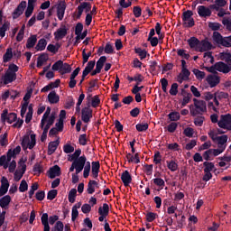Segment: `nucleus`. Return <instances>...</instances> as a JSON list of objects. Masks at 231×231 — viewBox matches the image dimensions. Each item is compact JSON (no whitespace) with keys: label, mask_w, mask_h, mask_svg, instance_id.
<instances>
[{"label":"nucleus","mask_w":231,"mask_h":231,"mask_svg":"<svg viewBox=\"0 0 231 231\" xmlns=\"http://www.w3.org/2000/svg\"><path fill=\"white\" fill-rule=\"evenodd\" d=\"M193 102L194 105L189 106L191 116H198V115L202 116L204 113H207V102L198 98H193Z\"/></svg>","instance_id":"nucleus-1"},{"label":"nucleus","mask_w":231,"mask_h":231,"mask_svg":"<svg viewBox=\"0 0 231 231\" xmlns=\"http://www.w3.org/2000/svg\"><path fill=\"white\" fill-rule=\"evenodd\" d=\"M51 69L52 71H59L60 75H66L67 73H71V65L64 63L62 60H59L52 65Z\"/></svg>","instance_id":"nucleus-2"},{"label":"nucleus","mask_w":231,"mask_h":231,"mask_svg":"<svg viewBox=\"0 0 231 231\" xmlns=\"http://www.w3.org/2000/svg\"><path fill=\"white\" fill-rule=\"evenodd\" d=\"M192 15H194V13L191 10L182 13V25L184 28H192L196 25V22L194 21Z\"/></svg>","instance_id":"nucleus-3"},{"label":"nucleus","mask_w":231,"mask_h":231,"mask_svg":"<svg viewBox=\"0 0 231 231\" xmlns=\"http://www.w3.org/2000/svg\"><path fill=\"white\" fill-rule=\"evenodd\" d=\"M91 118H93V109H91V106L88 104V106H84L81 109V120L84 124H89Z\"/></svg>","instance_id":"nucleus-4"},{"label":"nucleus","mask_w":231,"mask_h":231,"mask_svg":"<svg viewBox=\"0 0 231 231\" xmlns=\"http://www.w3.org/2000/svg\"><path fill=\"white\" fill-rule=\"evenodd\" d=\"M17 120V114L15 113H9L6 108L3 110V113L1 114V122L5 124V122H7V124H14Z\"/></svg>","instance_id":"nucleus-5"},{"label":"nucleus","mask_w":231,"mask_h":231,"mask_svg":"<svg viewBox=\"0 0 231 231\" xmlns=\"http://www.w3.org/2000/svg\"><path fill=\"white\" fill-rule=\"evenodd\" d=\"M217 125L221 129H226L227 131H231V115L226 114L225 116H221V120L218 121Z\"/></svg>","instance_id":"nucleus-6"},{"label":"nucleus","mask_w":231,"mask_h":231,"mask_svg":"<svg viewBox=\"0 0 231 231\" xmlns=\"http://www.w3.org/2000/svg\"><path fill=\"white\" fill-rule=\"evenodd\" d=\"M197 12L201 19H207L212 15V10H210V7H207L205 5H199L197 7Z\"/></svg>","instance_id":"nucleus-7"},{"label":"nucleus","mask_w":231,"mask_h":231,"mask_svg":"<svg viewBox=\"0 0 231 231\" xmlns=\"http://www.w3.org/2000/svg\"><path fill=\"white\" fill-rule=\"evenodd\" d=\"M26 9V1H22L13 12V19H19Z\"/></svg>","instance_id":"nucleus-8"},{"label":"nucleus","mask_w":231,"mask_h":231,"mask_svg":"<svg viewBox=\"0 0 231 231\" xmlns=\"http://www.w3.org/2000/svg\"><path fill=\"white\" fill-rule=\"evenodd\" d=\"M16 79H17V74L9 72L8 70H6L4 77L2 78V80L5 86H6L7 84H12V82H14Z\"/></svg>","instance_id":"nucleus-9"},{"label":"nucleus","mask_w":231,"mask_h":231,"mask_svg":"<svg viewBox=\"0 0 231 231\" xmlns=\"http://www.w3.org/2000/svg\"><path fill=\"white\" fill-rule=\"evenodd\" d=\"M217 71L220 73H230L231 72V65H228L223 61H218L216 63Z\"/></svg>","instance_id":"nucleus-10"},{"label":"nucleus","mask_w":231,"mask_h":231,"mask_svg":"<svg viewBox=\"0 0 231 231\" xmlns=\"http://www.w3.org/2000/svg\"><path fill=\"white\" fill-rule=\"evenodd\" d=\"M212 48H213L212 42H208V39H204L200 41L199 51L200 53H203V51H210Z\"/></svg>","instance_id":"nucleus-11"},{"label":"nucleus","mask_w":231,"mask_h":231,"mask_svg":"<svg viewBox=\"0 0 231 231\" xmlns=\"http://www.w3.org/2000/svg\"><path fill=\"white\" fill-rule=\"evenodd\" d=\"M64 14H66V2L61 1L57 6V17L59 21L64 19Z\"/></svg>","instance_id":"nucleus-12"},{"label":"nucleus","mask_w":231,"mask_h":231,"mask_svg":"<svg viewBox=\"0 0 231 231\" xmlns=\"http://www.w3.org/2000/svg\"><path fill=\"white\" fill-rule=\"evenodd\" d=\"M9 187H10V183L8 182V179H6V177H2L1 186H0V198L2 196H5V194L8 192Z\"/></svg>","instance_id":"nucleus-13"},{"label":"nucleus","mask_w":231,"mask_h":231,"mask_svg":"<svg viewBox=\"0 0 231 231\" xmlns=\"http://www.w3.org/2000/svg\"><path fill=\"white\" fill-rule=\"evenodd\" d=\"M121 180L125 187H129V185H131L133 181V177L131 176V173H129V171L126 170L122 172Z\"/></svg>","instance_id":"nucleus-14"},{"label":"nucleus","mask_w":231,"mask_h":231,"mask_svg":"<svg viewBox=\"0 0 231 231\" xmlns=\"http://www.w3.org/2000/svg\"><path fill=\"white\" fill-rule=\"evenodd\" d=\"M67 35L68 28H66L65 25L63 26V28H60L54 32V38L56 41H60L64 39V37H66Z\"/></svg>","instance_id":"nucleus-15"},{"label":"nucleus","mask_w":231,"mask_h":231,"mask_svg":"<svg viewBox=\"0 0 231 231\" xmlns=\"http://www.w3.org/2000/svg\"><path fill=\"white\" fill-rule=\"evenodd\" d=\"M92 168H91V173H92V178L97 180L98 178V173L100 172V162H92L91 163Z\"/></svg>","instance_id":"nucleus-16"},{"label":"nucleus","mask_w":231,"mask_h":231,"mask_svg":"<svg viewBox=\"0 0 231 231\" xmlns=\"http://www.w3.org/2000/svg\"><path fill=\"white\" fill-rule=\"evenodd\" d=\"M59 143H60V141L59 139L49 143L48 152H47V154L49 156H51V154H53V152L57 151V147H59Z\"/></svg>","instance_id":"nucleus-17"},{"label":"nucleus","mask_w":231,"mask_h":231,"mask_svg":"<svg viewBox=\"0 0 231 231\" xmlns=\"http://www.w3.org/2000/svg\"><path fill=\"white\" fill-rule=\"evenodd\" d=\"M216 142H217V147L218 148H224V150L226 149V142H228V135H221L217 136Z\"/></svg>","instance_id":"nucleus-18"},{"label":"nucleus","mask_w":231,"mask_h":231,"mask_svg":"<svg viewBox=\"0 0 231 231\" xmlns=\"http://www.w3.org/2000/svg\"><path fill=\"white\" fill-rule=\"evenodd\" d=\"M60 175V167L59 165H54L53 167L50 168L49 178H51V180H53Z\"/></svg>","instance_id":"nucleus-19"},{"label":"nucleus","mask_w":231,"mask_h":231,"mask_svg":"<svg viewBox=\"0 0 231 231\" xmlns=\"http://www.w3.org/2000/svg\"><path fill=\"white\" fill-rule=\"evenodd\" d=\"M207 82L209 84L210 88H216L220 82V79L216 75H209L207 78Z\"/></svg>","instance_id":"nucleus-20"},{"label":"nucleus","mask_w":231,"mask_h":231,"mask_svg":"<svg viewBox=\"0 0 231 231\" xmlns=\"http://www.w3.org/2000/svg\"><path fill=\"white\" fill-rule=\"evenodd\" d=\"M188 44L189 48L195 49L196 51H199L200 41L196 37H191L188 40Z\"/></svg>","instance_id":"nucleus-21"},{"label":"nucleus","mask_w":231,"mask_h":231,"mask_svg":"<svg viewBox=\"0 0 231 231\" xmlns=\"http://www.w3.org/2000/svg\"><path fill=\"white\" fill-rule=\"evenodd\" d=\"M51 113V108L48 106L41 120V124H40L41 129L44 128V125H46V122H48L49 120L48 118H50Z\"/></svg>","instance_id":"nucleus-22"},{"label":"nucleus","mask_w":231,"mask_h":231,"mask_svg":"<svg viewBox=\"0 0 231 231\" xmlns=\"http://www.w3.org/2000/svg\"><path fill=\"white\" fill-rule=\"evenodd\" d=\"M60 97H59V95H57V92L55 90L51 91L48 95V101L50 104H59V100Z\"/></svg>","instance_id":"nucleus-23"},{"label":"nucleus","mask_w":231,"mask_h":231,"mask_svg":"<svg viewBox=\"0 0 231 231\" xmlns=\"http://www.w3.org/2000/svg\"><path fill=\"white\" fill-rule=\"evenodd\" d=\"M12 201V197L10 195H5L0 199V207L1 208L6 209L10 202Z\"/></svg>","instance_id":"nucleus-24"},{"label":"nucleus","mask_w":231,"mask_h":231,"mask_svg":"<svg viewBox=\"0 0 231 231\" xmlns=\"http://www.w3.org/2000/svg\"><path fill=\"white\" fill-rule=\"evenodd\" d=\"M35 44H37V35L33 34L27 39V42H26L27 50H32V48H34Z\"/></svg>","instance_id":"nucleus-25"},{"label":"nucleus","mask_w":231,"mask_h":231,"mask_svg":"<svg viewBox=\"0 0 231 231\" xmlns=\"http://www.w3.org/2000/svg\"><path fill=\"white\" fill-rule=\"evenodd\" d=\"M107 60V57L101 56L98 60L96 63V69L100 73L102 71V69L104 68V64H106V61Z\"/></svg>","instance_id":"nucleus-26"},{"label":"nucleus","mask_w":231,"mask_h":231,"mask_svg":"<svg viewBox=\"0 0 231 231\" xmlns=\"http://www.w3.org/2000/svg\"><path fill=\"white\" fill-rule=\"evenodd\" d=\"M47 124L45 126H43V131L47 132L50 131V127H51V125H53V124H55V113H52L51 115V116L49 117V119H47Z\"/></svg>","instance_id":"nucleus-27"},{"label":"nucleus","mask_w":231,"mask_h":231,"mask_svg":"<svg viewBox=\"0 0 231 231\" xmlns=\"http://www.w3.org/2000/svg\"><path fill=\"white\" fill-rule=\"evenodd\" d=\"M86 162H88V158H86V155H82L79 159L73 161L72 163H74L75 167H85Z\"/></svg>","instance_id":"nucleus-28"},{"label":"nucleus","mask_w":231,"mask_h":231,"mask_svg":"<svg viewBox=\"0 0 231 231\" xmlns=\"http://www.w3.org/2000/svg\"><path fill=\"white\" fill-rule=\"evenodd\" d=\"M47 44L48 42H46V39L42 38L38 41L35 50H37V51H44V50H46Z\"/></svg>","instance_id":"nucleus-29"},{"label":"nucleus","mask_w":231,"mask_h":231,"mask_svg":"<svg viewBox=\"0 0 231 231\" xmlns=\"http://www.w3.org/2000/svg\"><path fill=\"white\" fill-rule=\"evenodd\" d=\"M42 225H43V231H50V223L48 222V213H43L42 217Z\"/></svg>","instance_id":"nucleus-30"},{"label":"nucleus","mask_w":231,"mask_h":231,"mask_svg":"<svg viewBox=\"0 0 231 231\" xmlns=\"http://www.w3.org/2000/svg\"><path fill=\"white\" fill-rule=\"evenodd\" d=\"M49 56L47 53L41 54L37 59V68L42 67L44 62H48Z\"/></svg>","instance_id":"nucleus-31"},{"label":"nucleus","mask_w":231,"mask_h":231,"mask_svg":"<svg viewBox=\"0 0 231 231\" xmlns=\"http://www.w3.org/2000/svg\"><path fill=\"white\" fill-rule=\"evenodd\" d=\"M99 216H109V204L104 203L103 207L98 208Z\"/></svg>","instance_id":"nucleus-32"},{"label":"nucleus","mask_w":231,"mask_h":231,"mask_svg":"<svg viewBox=\"0 0 231 231\" xmlns=\"http://www.w3.org/2000/svg\"><path fill=\"white\" fill-rule=\"evenodd\" d=\"M152 183L159 187L158 191L163 190V187H165V180L162 178H155L152 180Z\"/></svg>","instance_id":"nucleus-33"},{"label":"nucleus","mask_w":231,"mask_h":231,"mask_svg":"<svg viewBox=\"0 0 231 231\" xmlns=\"http://www.w3.org/2000/svg\"><path fill=\"white\" fill-rule=\"evenodd\" d=\"M95 187H98V182L97 180H89L87 189L88 194H94Z\"/></svg>","instance_id":"nucleus-34"},{"label":"nucleus","mask_w":231,"mask_h":231,"mask_svg":"<svg viewBox=\"0 0 231 231\" xmlns=\"http://www.w3.org/2000/svg\"><path fill=\"white\" fill-rule=\"evenodd\" d=\"M14 57V52H12V48H7L5 53L3 56L4 62H10Z\"/></svg>","instance_id":"nucleus-35"},{"label":"nucleus","mask_w":231,"mask_h":231,"mask_svg":"<svg viewBox=\"0 0 231 231\" xmlns=\"http://www.w3.org/2000/svg\"><path fill=\"white\" fill-rule=\"evenodd\" d=\"M177 55L179 57H181V59H185L186 60H189V59H190V54L187 53V50L185 49H178Z\"/></svg>","instance_id":"nucleus-36"},{"label":"nucleus","mask_w":231,"mask_h":231,"mask_svg":"<svg viewBox=\"0 0 231 231\" xmlns=\"http://www.w3.org/2000/svg\"><path fill=\"white\" fill-rule=\"evenodd\" d=\"M204 165V172H212V171H214V169H216V166L214 165V162H203Z\"/></svg>","instance_id":"nucleus-37"},{"label":"nucleus","mask_w":231,"mask_h":231,"mask_svg":"<svg viewBox=\"0 0 231 231\" xmlns=\"http://www.w3.org/2000/svg\"><path fill=\"white\" fill-rule=\"evenodd\" d=\"M134 51L137 55H139L141 60H143V59H146L147 55L149 57V54L147 53V51L142 50V48H135Z\"/></svg>","instance_id":"nucleus-38"},{"label":"nucleus","mask_w":231,"mask_h":231,"mask_svg":"<svg viewBox=\"0 0 231 231\" xmlns=\"http://www.w3.org/2000/svg\"><path fill=\"white\" fill-rule=\"evenodd\" d=\"M167 167L168 169L171 171V172H176V171H178V163H176V162H174L173 160L171 161H167Z\"/></svg>","instance_id":"nucleus-39"},{"label":"nucleus","mask_w":231,"mask_h":231,"mask_svg":"<svg viewBox=\"0 0 231 231\" xmlns=\"http://www.w3.org/2000/svg\"><path fill=\"white\" fill-rule=\"evenodd\" d=\"M145 217H146V221L148 223H152V221H154L155 219H157L158 217V215L154 212H151V211H148L146 214H145Z\"/></svg>","instance_id":"nucleus-40"},{"label":"nucleus","mask_w":231,"mask_h":231,"mask_svg":"<svg viewBox=\"0 0 231 231\" xmlns=\"http://www.w3.org/2000/svg\"><path fill=\"white\" fill-rule=\"evenodd\" d=\"M60 49V44L59 43H57L56 45L51 43L47 46V51H50L51 53H53L54 55L59 51Z\"/></svg>","instance_id":"nucleus-41"},{"label":"nucleus","mask_w":231,"mask_h":231,"mask_svg":"<svg viewBox=\"0 0 231 231\" xmlns=\"http://www.w3.org/2000/svg\"><path fill=\"white\" fill-rule=\"evenodd\" d=\"M95 64H96L95 60L88 61L83 71L89 75L91 71H93V69H95Z\"/></svg>","instance_id":"nucleus-42"},{"label":"nucleus","mask_w":231,"mask_h":231,"mask_svg":"<svg viewBox=\"0 0 231 231\" xmlns=\"http://www.w3.org/2000/svg\"><path fill=\"white\" fill-rule=\"evenodd\" d=\"M31 141L29 140V143L27 144V148L32 150L35 145H37V139L35 134H32L31 135Z\"/></svg>","instance_id":"nucleus-43"},{"label":"nucleus","mask_w":231,"mask_h":231,"mask_svg":"<svg viewBox=\"0 0 231 231\" xmlns=\"http://www.w3.org/2000/svg\"><path fill=\"white\" fill-rule=\"evenodd\" d=\"M80 154H82V150H76L74 153L70 155V158L68 159V162H74L75 160H79L80 158Z\"/></svg>","instance_id":"nucleus-44"},{"label":"nucleus","mask_w":231,"mask_h":231,"mask_svg":"<svg viewBox=\"0 0 231 231\" xmlns=\"http://www.w3.org/2000/svg\"><path fill=\"white\" fill-rule=\"evenodd\" d=\"M135 129L136 131H138L139 133H144V131H147V129H149V124H137L135 125Z\"/></svg>","instance_id":"nucleus-45"},{"label":"nucleus","mask_w":231,"mask_h":231,"mask_svg":"<svg viewBox=\"0 0 231 231\" xmlns=\"http://www.w3.org/2000/svg\"><path fill=\"white\" fill-rule=\"evenodd\" d=\"M168 117L171 122H178L180 118V112H171L168 115Z\"/></svg>","instance_id":"nucleus-46"},{"label":"nucleus","mask_w":231,"mask_h":231,"mask_svg":"<svg viewBox=\"0 0 231 231\" xmlns=\"http://www.w3.org/2000/svg\"><path fill=\"white\" fill-rule=\"evenodd\" d=\"M213 41L217 44H221V42L223 41V35L219 33V32H213Z\"/></svg>","instance_id":"nucleus-47"},{"label":"nucleus","mask_w":231,"mask_h":231,"mask_svg":"<svg viewBox=\"0 0 231 231\" xmlns=\"http://www.w3.org/2000/svg\"><path fill=\"white\" fill-rule=\"evenodd\" d=\"M193 74L195 75L196 79H198V80H203V79H205V72L198 69H193Z\"/></svg>","instance_id":"nucleus-48"},{"label":"nucleus","mask_w":231,"mask_h":231,"mask_svg":"<svg viewBox=\"0 0 231 231\" xmlns=\"http://www.w3.org/2000/svg\"><path fill=\"white\" fill-rule=\"evenodd\" d=\"M57 194H59L57 189H51L47 193V199H49L50 201H53V199L57 198Z\"/></svg>","instance_id":"nucleus-49"},{"label":"nucleus","mask_w":231,"mask_h":231,"mask_svg":"<svg viewBox=\"0 0 231 231\" xmlns=\"http://www.w3.org/2000/svg\"><path fill=\"white\" fill-rule=\"evenodd\" d=\"M75 198H77V189H71L68 197L69 203H73L75 201Z\"/></svg>","instance_id":"nucleus-50"},{"label":"nucleus","mask_w":231,"mask_h":231,"mask_svg":"<svg viewBox=\"0 0 231 231\" xmlns=\"http://www.w3.org/2000/svg\"><path fill=\"white\" fill-rule=\"evenodd\" d=\"M220 60H225V62H231V53L220 52Z\"/></svg>","instance_id":"nucleus-51"},{"label":"nucleus","mask_w":231,"mask_h":231,"mask_svg":"<svg viewBox=\"0 0 231 231\" xmlns=\"http://www.w3.org/2000/svg\"><path fill=\"white\" fill-rule=\"evenodd\" d=\"M105 53H106L107 55L115 53V48L113 47L111 42H106L105 46Z\"/></svg>","instance_id":"nucleus-52"},{"label":"nucleus","mask_w":231,"mask_h":231,"mask_svg":"<svg viewBox=\"0 0 231 231\" xmlns=\"http://www.w3.org/2000/svg\"><path fill=\"white\" fill-rule=\"evenodd\" d=\"M208 28H210V30H212V32H217L221 28V23L209 22Z\"/></svg>","instance_id":"nucleus-53"},{"label":"nucleus","mask_w":231,"mask_h":231,"mask_svg":"<svg viewBox=\"0 0 231 231\" xmlns=\"http://www.w3.org/2000/svg\"><path fill=\"white\" fill-rule=\"evenodd\" d=\"M51 231H64V224L62 221H57Z\"/></svg>","instance_id":"nucleus-54"},{"label":"nucleus","mask_w":231,"mask_h":231,"mask_svg":"<svg viewBox=\"0 0 231 231\" xmlns=\"http://www.w3.org/2000/svg\"><path fill=\"white\" fill-rule=\"evenodd\" d=\"M203 122H205V116H199L194 119V124L198 127H201V125H203Z\"/></svg>","instance_id":"nucleus-55"},{"label":"nucleus","mask_w":231,"mask_h":231,"mask_svg":"<svg viewBox=\"0 0 231 231\" xmlns=\"http://www.w3.org/2000/svg\"><path fill=\"white\" fill-rule=\"evenodd\" d=\"M178 83H173L171 87V89L169 91L170 95H171V97H176V95H178Z\"/></svg>","instance_id":"nucleus-56"},{"label":"nucleus","mask_w":231,"mask_h":231,"mask_svg":"<svg viewBox=\"0 0 231 231\" xmlns=\"http://www.w3.org/2000/svg\"><path fill=\"white\" fill-rule=\"evenodd\" d=\"M183 134L187 136L188 138H192L194 136V128L192 127H187L183 131Z\"/></svg>","instance_id":"nucleus-57"},{"label":"nucleus","mask_w":231,"mask_h":231,"mask_svg":"<svg viewBox=\"0 0 231 231\" xmlns=\"http://www.w3.org/2000/svg\"><path fill=\"white\" fill-rule=\"evenodd\" d=\"M18 164H19V167L21 168V169L18 170V171H21V172H22L23 174H24V172H26V160H24V159L22 158V159L19 161Z\"/></svg>","instance_id":"nucleus-58"},{"label":"nucleus","mask_w":231,"mask_h":231,"mask_svg":"<svg viewBox=\"0 0 231 231\" xmlns=\"http://www.w3.org/2000/svg\"><path fill=\"white\" fill-rule=\"evenodd\" d=\"M91 106L95 108L100 106V97L98 95H96L92 97Z\"/></svg>","instance_id":"nucleus-59"},{"label":"nucleus","mask_w":231,"mask_h":231,"mask_svg":"<svg viewBox=\"0 0 231 231\" xmlns=\"http://www.w3.org/2000/svg\"><path fill=\"white\" fill-rule=\"evenodd\" d=\"M84 30V24L82 23H78L75 26V35H80Z\"/></svg>","instance_id":"nucleus-60"},{"label":"nucleus","mask_w":231,"mask_h":231,"mask_svg":"<svg viewBox=\"0 0 231 231\" xmlns=\"http://www.w3.org/2000/svg\"><path fill=\"white\" fill-rule=\"evenodd\" d=\"M32 171L36 176H40L41 172H42V166H41L39 163H36L34 164Z\"/></svg>","instance_id":"nucleus-61"},{"label":"nucleus","mask_w":231,"mask_h":231,"mask_svg":"<svg viewBox=\"0 0 231 231\" xmlns=\"http://www.w3.org/2000/svg\"><path fill=\"white\" fill-rule=\"evenodd\" d=\"M133 12H134V17H136L137 19L138 17H142V7L138 5L134 6Z\"/></svg>","instance_id":"nucleus-62"},{"label":"nucleus","mask_w":231,"mask_h":231,"mask_svg":"<svg viewBox=\"0 0 231 231\" xmlns=\"http://www.w3.org/2000/svg\"><path fill=\"white\" fill-rule=\"evenodd\" d=\"M19 190L21 192H26V190H28V182H26V180H23L21 181Z\"/></svg>","instance_id":"nucleus-63"},{"label":"nucleus","mask_w":231,"mask_h":231,"mask_svg":"<svg viewBox=\"0 0 231 231\" xmlns=\"http://www.w3.org/2000/svg\"><path fill=\"white\" fill-rule=\"evenodd\" d=\"M167 149H169V151H180V144H178V143H169L167 144Z\"/></svg>","instance_id":"nucleus-64"}]
</instances>
